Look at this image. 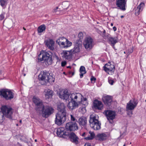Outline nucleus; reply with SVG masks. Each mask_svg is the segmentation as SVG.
<instances>
[{
  "label": "nucleus",
  "mask_w": 146,
  "mask_h": 146,
  "mask_svg": "<svg viewBox=\"0 0 146 146\" xmlns=\"http://www.w3.org/2000/svg\"><path fill=\"white\" fill-rule=\"evenodd\" d=\"M57 109L59 111L56 114L55 123L60 125L66 120L65 107L63 103H59L57 105Z\"/></svg>",
  "instance_id": "obj_1"
},
{
  "label": "nucleus",
  "mask_w": 146,
  "mask_h": 146,
  "mask_svg": "<svg viewBox=\"0 0 146 146\" xmlns=\"http://www.w3.org/2000/svg\"><path fill=\"white\" fill-rule=\"evenodd\" d=\"M89 122L90 127L95 130H99L101 128V124L98 121V116L94 114L91 115L90 117Z\"/></svg>",
  "instance_id": "obj_2"
},
{
  "label": "nucleus",
  "mask_w": 146,
  "mask_h": 146,
  "mask_svg": "<svg viewBox=\"0 0 146 146\" xmlns=\"http://www.w3.org/2000/svg\"><path fill=\"white\" fill-rule=\"evenodd\" d=\"M1 109L2 112L0 111V123L3 122L5 119L4 115L7 117L11 118L13 113L12 109L6 106H2Z\"/></svg>",
  "instance_id": "obj_3"
},
{
  "label": "nucleus",
  "mask_w": 146,
  "mask_h": 146,
  "mask_svg": "<svg viewBox=\"0 0 146 146\" xmlns=\"http://www.w3.org/2000/svg\"><path fill=\"white\" fill-rule=\"evenodd\" d=\"M39 109L40 110L39 111L41 112L43 116L46 118L53 112V109L51 106L44 104Z\"/></svg>",
  "instance_id": "obj_4"
},
{
  "label": "nucleus",
  "mask_w": 146,
  "mask_h": 146,
  "mask_svg": "<svg viewBox=\"0 0 146 146\" xmlns=\"http://www.w3.org/2000/svg\"><path fill=\"white\" fill-rule=\"evenodd\" d=\"M56 43L63 48H67L71 46L72 43L64 37H60L57 39Z\"/></svg>",
  "instance_id": "obj_5"
},
{
  "label": "nucleus",
  "mask_w": 146,
  "mask_h": 146,
  "mask_svg": "<svg viewBox=\"0 0 146 146\" xmlns=\"http://www.w3.org/2000/svg\"><path fill=\"white\" fill-rule=\"evenodd\" d=\"M38 59L39 61L44 60L48 64H51L52 62L51 57L46 52L42 51L40 52L38 56Z\"/></svg>",
  "instance_id": "obj_6"
},
{
  "label": "nucleus",
  "mask_w": 146,
  "mask_h": 146,
  "mask_svg": "<svg viewBox=\"0 0 146 146\" xmlns=\"http://www.w3.org/2000/svg\"><path fill=\"white\" fill-rule=\"evenodd\" d=\"M69 101L72 100L78 105L81 104L83 96L79 93L74 92L70 94Z\"/></svg>",
  "instance_id": "obj_7"
},
{
  "label": "nucleus",
  "mask_w": 146,
  "mask_h": 146,
  "mask_svg": "<svg viewBox=\"0 0 146 146\" xmlns=\"http://www.w3.org/2000/svg\"><path fill=\"white\" fill-rule=\"evenodd\" d=\"M0 95L6 100H10L13 98L14 93L11 90L4 89L0 91Z\"/></svg>",
  "instance_id": "obj_8"
},
{
  "label": "nucleus",
  "mask_w": 146,
  "mask_h": 146,
  "mask_svg": "<svg viewBox=\"0 0 146 146\" xmlns=\"http://www.w3.org/2000/svg\"><path fill=\"white\" fill-rule=\"evenodd\" d=\"M83 45L86 50H89L91 49L94 45L93 39L90 36L86 37L84 40Z\"/></svg>",
  "instance_id": "obj_9"
},
{
  "label": "nucleus",
  "mask_w": 146,
  "mask_h": 146,
  "mask_svg": "<svg viewBox=\"0 0 146 146\" xmlns=\"http://www.w3.org/2000/svg\"><path fill=\"white\" fill-rule=\"evenodd\" d=\"M40 80L43 82V84H45L47 82H51V78L52 77L51 76H48L47 74L43 71H41L38 76Z\"/></svg>",
  "instance_id": "obj_10"
},
{
  "label": "nucleus",
  "mask_w": 146,
  "mask_h": 146,
  "mask_svg": "<svg viewBox=\"0 0 146 146\" xmlns=\"http://www.w3.org/2000/svg\"><path fill=\"white\" fill-rule=\"evenodd\" d=\"M104 70L108 74L112 75L115 70L114 63L112 62H109L103 67Z\"/></svg>",
  "instance_id": "obj_11"
},
{
  "label": "nucleus",
  "mask_w": 146,
  "mask_h": 146,
  "mask_svg": "<svg viewBox=\"0 0 146 146\" xmlns=\"http://www.w3.org/2000/svg\"><path fill=\"white\" fill-rule=\"evenodd\" d=\"M58 94L60 98L65 100L66 101H69L70 94L67 90H60Z\"/></svg>",
  "instance_id": "obj_12"
},
{
  "label": "nucleus",
  "mask_w": 146,
  "mask_h": 146,
  "mask_svg": "<svg viewBox=\"0 0 146 146\" xmlns=\"http://www.w3.org/2000/svg\"><path fill=\"white\" fill-rule=\"evenodd\" d=\"M106 115L109 122L112 123H113V120L115 117L116 115V112L115 111L111 110H107L105 111Z\"/></svg>",
  "instance_id": "obj_13"
},
{
  "label": "nucleus",
  "mask_w": 146,
  "mask_h": 146,
  "mask_svg": "<svg viewBox=\"0 0 146 146\" xmlns=\"http://www.w3.org/2000/svg\"><path fill=\"white\" fill-rule=\"evenodd\" d=\"M65 128L67 131H74L78 130V129L77 124L72 122L67 123L66 124Z\"/></svg>",
  "instance_id": "obj_14"
},
{
  "label": "nucleus",
  "mask_w": 146,
  "mask_h": 146,
  "mask_svg": "<svg viewBox=\"0 0 146 146\" xmlns=\"http://www.w3.org/2000/svg\"><path fill=\"white\" fill-rule=\"evenodd\" d=\"M66 130L63 127L58 128L57 130V135L59 137L67 138V136L69 135V132H66Z\"/></svg>",
  "instance_id": "obj_15"
},
{
  "label": "nucleus",
  "mask_w": 146,
  "mask_h": 146,
  "mask_svg": "<svg viewBox=\"0 0 146 146\" xmlns=\"http://www.w3.org/2000/svg\"><path fill=\"white\" fill-rule=\"evenodd\" d=\"M44 43L50 50H54L55 42L52 39L48 38L44 40Z\"/></svg>",
  "instance_id": "obj_16"
},
{
  "label": "nucleus",
  "mask_w": 146,
  "mask_h": 146,
  "mask_svg": "<svg viewBox=\"0 0 146 146\" xmlns=\"http://www.w3.org/2000/svg\"><path fill=\"white\" fill-rule=\"evenodd\" d=\"M81 48V41L80 40H78L75 42L74 48L70 50L74 54L78 53L80 52Z\"/></svg>",
  "instance_id": "obj_17"
},
{
  "label": "nucleus",
  "mask_w": 146,
  "mask_h": 146,
  "mask_svg": "<svg viewBox=\"0 0 146 146\" xmlns=\"http://www.w3.org/2000/svg\"><path fill=\"white\" fill-rule=\"evenodd\" d=\"M33 102L37 106L36 110L37 111H39L40 110L39 108L44 104L42 103V100H40L38 98L34 96L33 97Z\"/></svg>",
  "instance_id": "obj_18"
},
{
  "label": "nucleus",
  "mask_w": 146,
  "mask_h": 146,
  "mask_svg": "<svg viewBox=\"0 0 146 146\" xmlns=\"http://www.w3.org/2000/svg\"><path fill=\"white\" fill-rule=\"evenodd\" d=\"M67 137H68L70 141L73 143L76 144L78 143L79 138L74 133H69V135L67 136Z\"/></svg>",
  "instance_id": "obj_19"
},
{
  "label": "nucleus",
  "mask_w": 146,
  "mask_h": 146,
  "mask_svg": "<svg viewBox=\"0 0 146 146\" xmlns=\"http://www.w3.org/2000/svg\"><path fill=\"white\" fill-rule=\"evenodd\" d=\"M137 104V103L134 100H130L127 104L126 108L127 110H133L136 106Z\"/></svg>",
  "instance_id": "obj_20"
},
{
  "label": "nucleus",
  "mask_w": 146,
  "mask_h": 146,
  "mask_svg": "<svg viewBox=\"0 0 146 146\" xmlns=\"http://www.w3.org/2000/svg\"><path fill=\"white\" fill-rule=\"evenodd\" d=\"M72 52L70 51L64 50L61 53L63 58L68 60H71L72 58Z\"/></svg>",
  "instance_id": "obj_21"
},
{
  "label": "nucleus",
  "mask_w": 146,
  "mask_h": 146,
  "mask_svg": "<svg viewBox=\"0 0 146 146\" xmlns=\"http://www.w3.org/2000/svg\"><path fill=\"white\" fill-rule=\"evenodd\" d=\"M107 138V135L104 133H98L96 136V139L100 141H102L106 140Z\"/></svg>",
  "instance_id": "obj_22"
},
{
  "label": "nucleus",
  "mask_w": 146,
  "mask_h": 146,
  "mask_svg": "<svg viewBox=\"0 0 146 146\" xmlns=\"http://www.w3.org/2000/svg\"><path fill=\"white\" fill-rule=\"evenodd\" d=\"M102 100L105 104L109 105L112 101V97L107 95H104L102 97Z\"/></svg>",
  "instance_id": "obj_23"
},
{
  "label": "nucleus",
  "mask_w": 146,
  "mask_h": 146,
  "mask_svg": "<svg viewBox=\"0 0 146 146\" xmlns=\"http://www.w3.org/2000/svg\"><path fill=\"white\" fill-rule=\"evenodd\" d=\"M108 42L112 46H114L115 44L118 42V38L117 37H108Z\"/></svg>",
  "instance_id": "obj_24"
},
{
  "label": "nucleus",
  "mask_w": 146,
  "mask_h": 146,
  "mask_svg": "<svg viewBox=\"0 0 146 146\" xmlns=\"http://www.w3.org/2000/svg\"><path fill=\"white\" fill-rule=\"evenodd\" d=\"M126 2L125 0H117L116 5L120 9L123 10H125V5Z\"/></svg>",
  "instance_id": "obj_25"
},
{
  "label": "nucleus",
  "mask_w": 146,
  "mask_h": 146,
  "mask_svg": "<svg viewBox=\"0 0 146 146\" xmlns=\"http://www.w3.org/2000/svg\"><path fill=\"white\" fill-rule=\"evenodd\" d=\"M94 107L96 109L102 110L103 108V105L102 102L98 100H95L94 102Z\"/></svg>",
  "instance_id": "obj_26"
},
{
  "label": "nucleus",
  "mask_w": 146,
  "mask_h": 146,
  "mask_svg": "<svg viewBox=\"0 0 146 146\" xmlns=\"http://www.w3.org/2000/svg\"><path fill=\"white\" fill-rule=\"evenodd\" d=\"M44 92L46 99H49L52 97L53 94V91L52 90L48 89L45 90Z\"/></svg>",
  "instance_id": "obj_27"
},
{
  "label": "nucleus",
  "mask_w": 146,
  "mask_h": 146,
  "mask_svg": "<svg viewBox=\"0 0 146 146\" xmlns=\"http://www.w3.org/2000/svg\"><path fill=\"white\" fill-rule=\"evenodd\" d=\"M70 101L67 105V107L70 110L74 109L78 106V105L73 102L72 100Z\"/></svg>",
  "instance_id": "obj_28"
},
{
  "label": "nucleus",
  "mask_w": 146,
  "mask_h": 146,
  "mask_svg": "<svg viewBox=\"0 0 146 146\" xmlns=\"http://www.w3.org/2000/svg\"><path fill=\"white\" fill-rule=\"evenodd\" d=\"M144 6V3H141L136 9L135 14L136 15H138L142 11Z\"/></svg>",
  "instance_id": "obj_29"
},
{
  "label": "nucleus",
  "mask_w": 146,
  "mask_h": 146,
  "mask_svg": "<svg viewBox=\"0 0 146 146\" xmlns=\"http://www.w3.org/2000/svg\"><path fill=\"white\" fill-rule=\"evenodd\" d=\"M78 122L80 125L85 126L87 123V118L83 117H81L78 119Z\"/></svg>",
  "instance_id": "obj_30"
},
{
  "label": "nucleus",
  "mask_w": 146,
  "mask_h": 146,
  "mask_svg": "<svg viewBox=\"0 0 146 146\" xmlns=\"http://www.w3.org/2000/svg\"><path fill=\"white\" fill-rule=\"evenodd\" d=\"M89 135L88 136L85 137L86 140H89L93 139L95 137V134L93 132L90 131L89 132Z\"/></svg>",
  "instance_id": "obj_31"
},
{
  "label": "nucleus",
  "mask_w": 146,
  "mask_h": 146,
  "mask_svg": "<svg viewBox=\"0 0 146 146\" xmlns=\"http://www.w3.org/2000/svg\"><path fill=\"white\" fill-rule=\"evenodd\" d=\"M80 77L82 78L83 76V75L86 73L85 68L84 66H81L80 69Z\"/></svg>",
  "instance_id": "obj_32"
},
{
  "label": "nucleus",
  "mask_w": 146,
  "mask_h": 146,
  "mask_svg": "<svg viewBox=\"0 0 146 146\" xmlns=\"http://www.w3.org/2000/svg\"><path fill=\"white\" fill-rule=\"evenodd\" d=\"M46 29V26L44 25H42L39 27L37 29L38 32L41 33L45 31Z\"/></svg>",
  "instance_id": "obj_33"
},
{
  "label": "nucleus",
  "mask_w": 146,
  "mask_h": 146,
  "mask_svg": "<svg viewBox=\"0 0 146 146\" xmlns=\"http://www.w3.org/2000/svg\"><path fill=\"white\" fill-rule=\"evenodd\" d=\"M7 0H0L1 5L3 7H5L7 4Z\"/></svg>",
  "instance_id": "obj_34"
},
{
  "label": "nucleus",
  "mask_w": 146,
  "mask_h": 146,
  "mask_svg": "<svg viewBox=\"0 0 146 146\" xmlns=\"http://www.w3.org/2000/svg\"><path fill=\"white\" fill-rule=\"evenodd\" d=\"M86 106L88 105V102L87 101V99L86 98H82V101L81 102V104Z\"/></svg>",
  "instance_id": "obj_35"
},
{
  "label": "nucleus",
  "mask_w": 146,
  "mask_h": 146,
  "mask_svg": "<svg viewBox=\"0 0 146 146\" xmlns=\"http://www.w3.org/2000/svg\"><path fill=\"white\" fill-rule=\"evenodd\" d=\"M62 5L65 8L66 7L67 9L70 5V3L69 2L67 1H65L62 3Z\"/></svg>",
  "instance_id": "obj_36"
},
{
  "label": "nucleus",
  "mask_w": 146,
  "mask_h": 146,
  "mask_svg": "<svg viewBox=\"0 0 146 146\" xmlns=\"http://www.w3.org/2000/svg\"><path fill=\"white\" fill-rule=\"evenodd\" d=\"M83 33L82 32H80L78 35V37L80 38V39L79 40H80L82 41L81 39L83 38Z\"/></svg>",
  "instance_id": "obj_37"
},
{
  "label": "nucleus",
  "mask_w": 146,
  "mask_h": 146,
  "mask_svg": "<svg viewBox=\"0 0 146 146\" xmlns=\"http://www.w3.org/2000/svg\"><path fill=\"white\" fill-rule=\"evenodd\" d=\"M5 13L4 12H2L0 15V20L2 21L5 18Z\"/></svg>",
  "instance_id": "obj_38"
},
{
  "label": "nucleus",
  "mask_w": 146,
  "mask_h": 146,
  "mask_svg": "<svg viewBox=\"0 0 146 146\" xmlns=\"http://www.w3.org/2000/svg\"><path fill=\"white\" fill-rule=\"evenodd\" d=\"M108 82L111 85H113L114 82V81H113V80L110 78H108Z\"/></svg>",
  "instance_id": "obj_39"
},
{
  "label": "nucleus",
  "mask_w": 146,
  "mask_h": 146,
  "mask_svg": "<svg viewBox=\"0 0 146 146\" xmlns=\"http://www.w3.org/2000/svg\"><path fill=\"white\" fill-rule=\"evenodd\" d=\"M90 80H91V82L92 83H94L95 82V81L96 80V78L94 77H92L91 78Z\"/></svg>",
  "instance_id": "obj_40"
},
{
  "label": "nucleus",
  "mask_w": 146,
  "mask_h": 146,
  "mask_svg": "<svg viewBox=\"0 0 146 146\" xmlns=\"http://www.w3.org/2000/svg\"><path fill=\"white\" fill-rule=\"evenodd\" d=\"M70 117H71V121H74L75 120V119L73 115H71Z\"/></svg>",
  "instance_id": "obj_41"
},
{
  "label": "nucleus",
  "mask_w": 146,
  "mask_h": 146,
  "mask_svg": "<svg viewBox=\"0 0 146 146\" xmlns=\"http://www.w3.org/2000/svg\"><path fill=\"white\" fill-rule=\"evenodd\" d=\"M66 64V61H62L61 62V66H65V65Z\"/></svg>",
  "instance_id": "obj_42"
},
{
  "label": "nucleus",
  "mask_w": 146,
  "mask_h": 146,
  "mask_svg": "<svg viewBox=\"0 0 146 146\" xmlns=\"http://www.w3.org/2000/svg\"><path fill=\"white\" fill-rule=\"evenodd\" d=\"M82 113H84L86 111V110L85 108L83 107L82 109Z\"/></svg>",
  "instance_id": "obj_43"
},
{
  "label": "nucleus",
  "mask_w": 146,
  "mask_h": 146,
  "mask_svg": "<svg viewBox=\"0 0 146 146\" xmlns=\"http://www.w3.org/2000/svg\"><path fill=\"white\" fill-rule=\"evenodd\" d=\"M84 146H92L91 145L90 143H85Z\"/></svg>",
  "instance_id": "obj_44"
},
{
  "label": "nucleus",
  "mask_w": 146,
  "mask_h": 146,
  "mask_svg": "<svg viewBox=\"0 0 146 146\" xmlns=\"http://www.w3.org/2000/svg\"><path fill=\"white\" fill-rule=\"evenodd\" d=\"M58 9V7H56V8L55 9H54L53 10V12H56V11H57V10Z\"/></svg>",
  "instance_id": "obj_45"
},
{
  "label": "nucleus",
  "mask_w": 146,
  "mask_h": 146,
  "mask_svg": "<svg viewBox=\"0 0 146 146\" xmlns=\"http://www.w3.org/2000/svg\"><path fill=\"white\" fill-rule=\"evenodd\" d=\"M113 29L114 31H115L117 30V28L115 27H113Z\"/></svg>",
  "instance_id": "obj_46"
},
{
  "label": "nucleus",
  "mask_w": 146,
  "mask_h": 146,
  "mask_svg": "<svg viewBox=\"0 0 146 146\" xmlns=\"http://www.w3.org/2000/svg\"><path fill=\"white\" fill-rule=\"evenodd\" d=\"M56 59L58 60H60V58L58 57L57 56H56Z\"/></svg>",
  "instance_id": "obj_47"
},
{
  "label": "nucleus",
  "mask_w": 146,
  "mask_h": 146,
  "mask_svg": "<svg viewBox=\"0 0 146 146\" xmlns=\"http://www.w3.org/2000/svg\"><path fill=\"white\" fill-rule=\"evenodd\" d=\"M86 135V133L85 132L83 133L82 134V136L83 137L85 136V135Z\"/></svg>",
  "instance_id": "obj_48"
},
{
  "label": "nucleus",
  "mask_w": 146,
  "mask_h": 146,
  "mask_svg": "<svg viewBox=\"0 0 146 146\" xmlns=\"http://www.w3.org/2000/svg\"><path fill=\"white\" fill-rule=\"evenodd\" d=\"M132 114V112H131L130 113V114H129V113H128V114L130 116Z\"/></svg>",
  "instance_id": "obj_49"
},
{
  "label": "nucleus",
  "mask_w": 146,
  "mask_h": 146,
  "mask_svg": "<svg viewBox=\"0 0 146 146\" xmlns=\"http://www.w3.org/2000/svg\"><path fill=\"white\" fill-rule=\"evenodd\" d=\"M2 71L0 69V75L1 74H2Z\"/></svg>",
  "instance_id": "obj_50"
},
{
  "label": "nucleus",
  "mask_w": 146,
  "mask_h": 146,
  "mask_svg": "<svg viewBox=\"0 0 146 146\" xmlns=\"http://www.w3.org/2000/svg\"><path fill=\"white\" fill-rule=\"evenodd\" d=\"M133 50L131 48V51L130 52V53H132V52H133Z\"/></svg>",
  "instance_id": "obj_51"
},
{
  "label": "nucleus",
  "mask_w": 146,
  "mask_h": 146,
  "mask_svg": "<svg viewBox=\"0 0 146 146\" xmlns=\"http://www.w3.org/2000/svg\"><path fill=\"white\" fill-rule=\"evenodd\" d=\"M111 26H113V24L112 23H111Z\"/></svg>",
  "instance_id": "obj_52"
},
{
  "label": "nucleus",
  "mask_w": 146,
  "mask_h": 146,
  "mask_svg": "<svg viewBox=\"0 0 146 146\" xmlns=\"http://www.w3.org/2000/svg\"><path fill=\"white\" fill-rule=\"evenodd\" d=\"M124 17V16L123 15H121V18H123Z\"/></svg>",
  "instance_id": "obj_53"
},
{
  "label": "nucleus",
  "mask_w": 146,
  "mask_h": 146,
  "mask_svg": "<svg viewBox=\"0 0 146 146\" xmlns=\"http://www.w3.org/2000/svg\"><path fill=\"white\" fill-rule=\"evenodd\" d=\"M19 122H20V123H21V122H22V120H20V121Z\"/></svg>",
  "instance_id": "obj_54"
},
{
  "label": "nucleus",
  "mask_w": 146,
  "mask_h": 146,
  "mask_svg": "<svg viewBox=\"0 0 146 146\" xmlns=\"http://www.w3.org/2000/svg\"><path fill=\"white\" fill-rule=\"evenodd\" d=\"M23 29H24L25 30H26V29H25L24 27L23 28Z\"/></svg>",
  "instance_id": "obj_55"
},
{
  "label": "nucleus",
  "mask_w": 146,
  "mask_h": 146,
  "mask_svg": "<svg viewBox=\"0 0 146 146\" xmlns=\"http://www.w3.org/2000/svg\"><path fill=\"white\" fill-rule=\"evenodd\" d=\"M67 68H70L71 67H70V66H68L67 67Z\"/></svg>",
  "instance_id": "obj_56"
},
{
  "label": "nucleus",
  "mask_w": 146,
  "mask_h": 146,
  "mask_svg": "<svg viewBox=\"0 0 146 146\" xmlns=\"http://www.w3.org/2000/svg\"><path fill=\"white\" fill-rule=\"evenodd\" d=\"M23 75H24V76H25V74H24Z\"/></svg>",
  "instance_id": "obj_57"
},
{
  "label": "nucleus",
  "mask_w": 146,
  "mask_h": 146,
  "mask_svg": "<svg viewBox=\"0 0 146 146\" xmlns=\"http://www.w3.org/2000/svg\"><path fill=\"white\" fill-rule=\"evenodd\" d=\"M35 141H36V139H35Z\"/></svg>",
  "instance_id": "obj_58"
},
{
  "label": "nucleus",
  "mask_w": 146,
  "mask_h": 146,
  "mask_svg": "<svg viewBox=\"0 0 146 146\" xmlns=\"http://www.w3.org/2000/svg\"><path fill=\"white\" fill-rule=\"evenodd\" d=\"M124 53L125 54V52H124Z\"/></svg>",
  "instance_id": "obj_59"
},
{
  "label": "nucleus",
  "mask_w": 146,
  "mask_h": 146,
  "mask_svg": "<svg viewBox=\"0 0 146 146\" xmlns=\"http://www.w3.org/2000/svg\"><path fill=\"white\" fill-rule=\"evenodd\" d=\"M52 82H54V81L53 80L52 81Z\"/></svg>",
  "instance_id": "obj_60"
},
{
  "label": "nucleus",
  "mask_w": 146,
  "mask_h": 146,
  "mask_svg": "<svg viewBox=\"0 0 146 146\" xmlns=\"http://www.w3.org/2000/svg\"><path fill=\"white\" fill-rule=\"evenodd\" d=\"M123 146H125V145H124Z\"/></svg>",
  "instance_id": "obj_61"
}]
</instances>
